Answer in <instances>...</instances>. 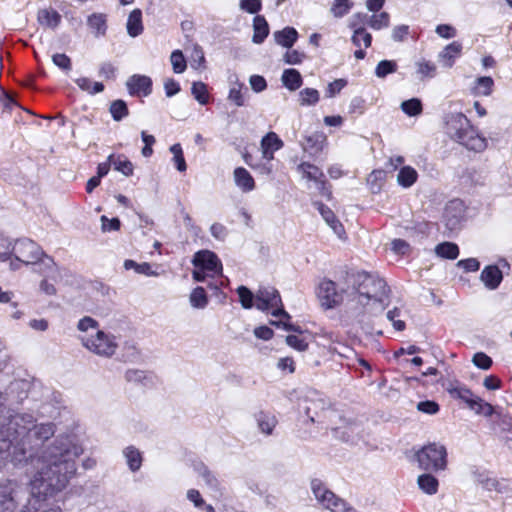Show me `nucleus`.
<instances>
[{
	"mask_svg": "<svg viewBox=\"0 0 512 512\" xmlns=\"http://www.w3.org/2000/svg\"><path fill=\"white\" fill-rule=\"evenodd\" d=\"M194 265L193 279L202 282L206 277L219 275L222 272V265L217 255L209 250L197 252L192 260Z\"/></svg>",
	"mask_w": 512,
	"mask_h": 512,
	"instance_id": "obj_7",
	"label": "nucleus"
},
{
	"mask_svg": "<svg viewBox=\"0 0 512 512\" xmlns=\"http://www.w3.org/2000/svg\"><path fill=\"white\" fill-rule=\"evenodd\" d=\"M316 294L321 306L325 309H332L343 301L342 293L336 289V284L331 280H322Z\"/></svg>",
	"mask_w": 512,
	"mask_h": 512,
	"instance_id": "obj_10",
	"label": "nucleus"
},
{
	"mask_svg": "<svg viewBox=\"0 0 512 512\" xmlns=\"http://www.w3.org/2000/svg\"><path fill=\"white\" fill-rule=\"evenodd\" d=\"M191 93L201 105H205L208 102L207 86L203 82H194L191 87Z\"/></svg>",
	"mask_w": 512,
	"mask_h": 512,
	"instance_id": "obj_47",
	"label": "nucleus"
},
{
	"mask_svg": "<svg viewBox=\"0 0 512 512\" xmlns=\"http://www.w3.org/2000/svg\"><path fill=\"white\" fill-rule=\"evenodd\" d=\"M418 411L429 415L436 414L439 411V405L435 401H421L417 404Z\"/></svg>",
	"mask_w": 512,
	"mask_h": 512,
	"instance_id": "obj_60",
	"label": "nucleus"
},
{
	"mask_svg": "<svg viewBox=\"0 0 512 512\" xmlns=\"http://www.w3.org/2000/svg\"><path fill=\"white\" fill-rule=\"evenodd\" d=\"M350 294V305L357 322L367 332H374L375 320L390 304V289L374 275L358 273Z\"/></svg>",
	"mask_w": 512,
	"mask_h": 512,
	"instance_id": "obj_2",
	"label": "nucleus"
},
{
	"mask_svg": "<svg viewBox=\"0 0 512 512\" xmlns=\"http://www.w3.org/2000/svg\"><path fill=\"white\" fill-rule=\"evenodd\" d=\"M12 253L16 260L26 265L35 264L37 261H40V266L43 267L41 271L46 272V277L57 280L60 276L59 268L53 259L44 255L41 248L32 240L21 239L16 241L12 248Z\"/></svg>",
	"mask_w": 512,
	"mask_h": 512,
	"instance_id": "obj_4",
	"label": "nucleus"
},
{
	"mask_svg": "<svg viewBox=\"0 0 512 512\" xmlns=\"http://www.w3.org/2000/svg\"><path fill=\"white\" fill-rule=\"evenodd\" d=\"M77 86L83 90L88 92L89 94H96L99 92H102L104 89V86L100 82H92L87 77H80L75 80Z\"/></svg>",
	"mask_w": 512,
	"mask_h": 512,
	"instance_id": "obj_38",
	"label": "nucleus"
},
{
	"mask_svg": "<svg viewBox=\"0 0 512 512\" xmlns=\"http://www.w3.org/2000/svg\"><path fill=\"white\" fill-rule=\"evenodd\" d=\"M346 86V81L344 79H336L333 82L329 83L326 89V97L333 98L335 97L344 87Z\"/></svg>",
	"mask_w": 512,
	"mask_h": 512,
	"instance_id": "obj_56",
	"label": "nucleus"
},
{
	"mask_svg": "<svg viewBox=\"0 0 512 512\" xmlns=\"http://www.w3.org/2000/svg\"><path fill=\"white\" fill-rule=\"evenodd\" d=\"M409 33V27L407 25H398L392 29V38L396 42H402L406 39Z\"/></svg>",
	"mask_w": 512,
	"mask_h": 512,
	"instance_id": "obj_64",
	"label": "nucleus"
},
{
	"mask_svg": "<svg viewBox=\"0 0 512 512\" xmlns=\"http://www.w3.org/2000/svg\"><path fill=\"white\" fill-rule=\"evenodd\" d=\"M127 33L131 37H137L143 31L142 25V12L140 9H134L128 16L127 24Z\"/></svg>",
	"mask_w": 512,
	"mask_h": 512,
	"instance_id": "obj_29",
	"label": "nucleus"
},
{
	"mask_svg": "<svg viewBox=\"0 0 512 512\" xmlns=\"http://www.w3.org/2000/svg\"><path fill=\"white\" fill-rule=\"evenodd\" d=\"M416 67V75L420 80L425 78H433L436 75L437 67L436 65L428 60L420 59L415 62Z\"/></svg>",
	"mask_w": 512,
	"mask_h": 512,
	"instance_id": "obj_32",
	"label": "nucleus"
},
{
	"mask_svg": "<svg viewBox=\"0 0 512 512\" xmlns=\"http://www.w3.org/2000/svg\"><path fill=\"white\" fill-rule=\"evenodd\" d=\"M435 253L441 258L454 260L459 255V249L452 242H443L435 247Z\"/></svg>",
	"mask_w": 512,
	"mask_h": 512,
	"instance_id": "obj_35",
	"label": "nucleus"
},
{
	"mask_svg": "<svg viewBox=\"0 0 512 512\" xmlns=\"http://www.w3.org/2000/svg\"><path fill=\"white\" fill-rule=\"evenodd\" d=\"M503 275L496 265H488L484 267L480 274V280L489 290H495L501 283Z\"/></svg>",
	"mask_w": 512,
	"mask_h": 512,
	"instance_id": "obj_18",
	"label": "nucleus"
},
{
	"mask_svg": "<svg viewBox=\"0 0 512 512\" xmlns=\"http://www.w3.org/2000/svg\"><path fill=\"white\" fill-rule=\"evenodd\" d=\"M126 86L131 95L148 96L151 93L152 81L145 75H133L127 80Z\"/></svg>",
	"mask_w": 512,
	"mask_h": 512,
	"instance_id": "obj_17",
	"label": "nucleus"
},
{
	"mask_svg": "<svg viewBox=\"0 0 512 512\" xmlns=\"http://www.w3.org/2000/svg\"><path fill=\"white\" fill-rule=\"evenodd\" d=\"M173 71L177 74L183 73L186 69V61L180 50H175L170 56Z\"/></svg>",
	"mask_w": 512,
	"mask_h": 512,
	"instance_id": "obj_50",
	"label": "nucleus"
},
{
	"mask_svg": "<svg viewBox=\"0 0 512 512\" xmlns=\"http://www.w3.org/2000/svg\"><path fill=\"white\" fill-rule=\"evenodd\" d=\"M255 307L258 310H272L274 317L290 319V315L283 309L279 292L274 287H260L255 294Z\"/></svg>",
	"mask_w": 512,
	"mask_h": 512,
	"instance_id": "obj_9",
	"label": "nucleus"
},
{
	"mask_svg": "<svg viewBox=\"0 0 512 512\" xmlns=\"http://www.w3.org/2000/svg\"><path fill=\"white\" fill-rule=\"evenodd\" d=\"M101 229L103 232L117 231L120 229V221L118 218L108 219L106 216H101Z\"/></svg>",
	"mask_w": 512,
	"mask_h": 512,
	"instance_id": "obj_58",
	"label": "nucleus"
},
{
	"mask_svg": "<svg viewBox=\"0 0 512 512\" xmlns=\"http://www.w3.org/2000/svg\"><path fill=\"white\" fill-rule=\"evenodd\" d=\"M310 488L316 501L325 509L331 512H357L349 506L342 498L329 490L319 479H312Z\"/></svg>",
	"mask_w": 512,
	"mask_h": 512,
	"instance_id": "obj_6",
	"label": "nucleus"
},
{
	"mask_svg": "<svg viewBox=\"0 0 512 512\" xmlns=\"http://www.w3.org/2000/svg\"><path fill=\"white\" fill-rule=\"evenodd\" d=\"M368 20V15L365 13H356L349 20V27L353 29L351 41L356 47H360V37H363V45L365 48L371 46L372 36L364 28V24L366 22L368 23Z\"/></svg>",
	"mask_w": 512,
	"mask_h": 512,
	"instance_id": "obj_11",
	"label": "nucleus"
},
{
	"mask_svg": "<svg viewBox=\"0 0 512 512\" xmlns=\"http://www.w3.org/2000/svg\"><path fill=\"white\" fill-rule=\"evenodd\" d=\"M273 37L278 45L289 49L297 41L298 32L293 27H285L282 30L275 31Z\"/></svg>",
	"mask_w": 512,
	"mask_h": 512,
	"instance_id": "obj_23",
	"label": "nucleus"
},
{
	"mask_svg": "<svg viewBox=\"0 0 512 512\" xmlns=\"http://www.w3.org/2000/svg\"><path fill=\"white\" fill-rule=\"evenodd\" d=\"M401 110L408 116H418L422 112V103L418 98H412L401 103Z\"/></svg>",
	"mask_w": 512,
	"mask_h": 512,
	"instance_id": "obj_41",
	"label": "nucleus"
},
{
	"mask_svg": "<svg viewBox=\"0 0 512 512\" xmlns=\"http://www.w3.org/2000/svg\"><path fill=\"white\" fill-rule=\"evenodd\" d=\"M124 457L131 471L135 472L142 465V456L138 449L133 446L126 447L123 450Z\"/></svg>",
	"mask_w": 512,
	"mask_h": 512,
	"instance_id": "obj_33",
	"label": "nucleus"
},
{
	"mask_svg": "<svg viewBox=\"0 0 512 512\" xmlns=\"http://www.w3.org/2000/svg\"><path fill=\"white\" fill-rule=\"evenodd\" d=\"M52 62L55 66L65 72H69L72 68L71 59L64 53H56L52 55Z\"/></svg>",
	"mask_w": 512,
	"mask_h": 512,
	"instance_id": "obj_52",
	"label": "nucleus"
},
{
	"mask_svg": "<svg viewBox=\"0 0 512 512\" xmlns=\"http://www.w3.org/2000/svg\"><path fill=\"white\" fill-rule=\"evenodd\" d=\"M190 305L195 309H204L208 305V296L203 287L194 288L189 295Z\"/></svg>",
	"mask_w": 512,
	"mask_h": 512,
	"instance_id": "obj_34",
	"label": "nucleus"
},
{
	"mask_svg": "<svg viewBox=\"0 0 512 512\" xmlns=\"http://www.w3.org/2000/svg\"><path fill=\"white\" fill-rule=\"evenodd\" d=\"M418 179V172L412 166H401L396 176V182L402 188H410Z\"/></svg>",
	"mask_w": 512,
	"mask_h": 512,
	"instance_id": "obj_24",
	"label": "nucleus"
},
{
	"mask_svg": "<svg viewBox=\"0 0 512 512\" xmlns=\"http://www.w3.org/2000/svg\"><path fill=\"white\" fill-rule=\"evenodd\" d=\"M286 343L293 349H296L300 352L305 351L308 348V343L296 335L286 336Z\"/></svg>",
	"mask_w": 512,
	"mask_h": 512,
	"instance_id": "obj_57",
	"label": "nucleus"
},
{
	"mask_svg": "<svg viewBox=\"0 0 512 512\" xmlns=\"http://www.w3.org/2000/svg\"><path fill=\"white\" fill-rule=\"evenodd\" d=\"M447 391L452 397L459 398L466 402L471 408L474 407V403H477L475 400V396L473 393L466 388L465 386H461L459 384H453L451 383L447 387Z\"/></svg>",
	"mask_w": 512,
	"mask_h": 512,
	"instance_id": "obj_27",
	"label": "nucleus"
},
{
	"mask_svg": "<svg viewBox=\"0 0 512 512\" xmlns=\"http://www.w3.org/2000/svg\"><path fill=\"white\" fill-rule=\"evenodd\" d=\"M109 163L113 166V168L122 173L124 176H131L134 171V166L130 160L127 159L124 155L115 156L111 154L108 157Z\"/></svg>",
	"mask_w": 512,
	"mask_h": 512,
	"instance_id": "obj_28",
	"label": "nucleus"
},
{
	"mask_svg": "<svg viewBox=\"0 0 512 512\" xmlns=\"http://www.w3.org/2000/svg\"><path fill=\"white\" fill-rule=\"evenodd\" d=\"M391 249L396 254L405 255L410 251V245L402 239H394L391 242Z\"/></svg>",
	"mask_w": 512,
	"mask_h": 512,
	"instance_id": "obj_61",
	"label": "nucleus"
},
{
	"mask_svg": "<svg viewBox=\"0 0 512 512\" xmlns=\"http://www.w3.org/2000/svg\"><path fill=\"white\" fill-rule=\"evenodd\" d=\"M463 218L464 206L462 202L453 200L446 205L443 219L445 227L450 232H454L460 228Z\"/></svg>",
	"mask_w": 512,
	"mask_h": 512,
	"instance_id": "obj_14",
	"label": "nucleus"
},
{
	"mask_svg": "<svg viewBox=\"0 0 512 512\" xmlns=\"http://www.w3.org/2000/svg\"><path fill=\"white\" fill-rule=\"evenodd\" d=\"M473 364L483 370H488L492 365V359L483 352L476 353L472 358Z\"/></svg>",
	"mask_w": 512,
	"mask_h": 512,
	"instance_id": "obj_53",
	"label": "nucleus"
},
{
	"mask_svg": "<svg viewBox=\"0 0 512 512\" xmlns=\"http://www.w3.org/2000/svg\"><path fill=\"white\" fill-rule=\"evenodd\" d=\"M319 98V92L314 88H304L299 92V103L302 106L315 105Z\"/></svg>",
	"mask_w": 512,
	"mask_h": 512,
	"instance_id": "obj_39",
	"label": "nucleus"
},
{
	"mask_svg": "<svg viewBox=\"0 0 512 512\" xmlns=\"http://www.w3.org/2000/svg\"><path fill=\"white\" fill-rule=\"evenodd\" d=\"M269 34V25L263 16L257 15L253 19L252 42L261 44Z\"/></svg>",
	"mask_w": 512,
	"mask_h": 512,
	"instance_id": "obj_26",
	"label": "nucleus"
},
{
	"mask_svg": "<svg viewBox=\"0 0 512 512\" xmlns=\"http://www.w3.org/2000/svg\"><path fill=\"white\" fill-rule=\"evenodd\" d=\"M317 209L322 215L323 219L327 223V225L332 229V231L340 238L345 239V230L341 222L337 219L333 211H331L328 207H325L321 203H316Z\"/></svg>",
	"mask_w": 512,
	"mask_h": 512,
	"instance_id": "obj_20",
	"label": "nucleus"
},
{
	"mask_svg": "<svg viewBox=\"0 0 512 512\" xmlns=\"http://www.w3.org/2000/svg\"><path fill=\"white\" fill-rule=\"evenodd\" d=\"M461 52L462 44L454 41L446 45L442 51H440L438 54V60L443 67L451 68L455 63V59L460 56Z\"/></svg>",
	"mask_w": 512,
	"mask_h": 512,
	"instance_id": "obj_19",
	"label": "nucleus"
},
{
	"mask_svg": "<svg viewBox=\"0 0 512 512\" xmlns=\"http://www.w3.org/2000/svg\"><path fill=\"white\" fill-rule=\"evenodd\" d=\"M170 151L173 154V161L176 165L177 170L180 172L186 171L187 165L183 156L181 145L178 143L173 144L170 147Z\"/></svg>",
	"mask_w": 512,
	"mask_h": 512,
	"instance_id": "obj_48",
	"label": "nucleus"
},
{
	"mask_svg": "<svg viewBox=\"0 0 512 512\" xmlns=\"http://www.w3.org/2000/svg\"><path fill=\"white\" fill-rule=\"evenodd\" d=\"M30 383L26 380H15L10 383L6 394L8 405L19 404L28 396Z\"/></svg>",
	"mask_w": 512,
	"mask_h": 512,
	"instance_id": "obj_16",
	"label": "nucleus"
},
{
	"mask_svg": "<svg viewBox=\"0 0 512 512\" xmlns=\"http://www.w3.org/2000/svg\"><path fill=\"white\" fill-rule=\"evenodd\" d=\"M254 419L261 433L266 436L272 435L277 425V419L273 414L259 411L254 414Z\"/></svg>",
	"mask_w": 512,
	"mask_h": 512,
	"instance_id": "obj_21",
	"label": "nucleus"
},
{
	"mask_svg": "<svg viewBox=\"0 0 512 512\" xmlns=\"http://www.w3.org/2000/svg\"><path fill=\"white\" fill-rule=\"evenodd\" d=\"M110 113L115 121H120L128 115V108L123 100H115L110 105Z\"/></svg>",
	"mask_w": 512,
	"mask_h": 512,
	"instance_id": "obj_45",
	"label": "nucleus"
},
{
	"mask_svg": "<svg viewBox=\"0 0 512 512\" xmlns=\"http://www.w3.org/2000/svg\"><path fill=\"white\" fill-rule=\"evenodd\" d=\"M234 181L236 186L243 192H250L255 187V182L251 174L242 167L234 170Z\"/></svg>",
	"mask_w": 512,
	"mask_h": 512,
	"instance_id": "obj_25",
	"label": "nucleus"
},
{
	"mask_svg": "<svg viewBox=\"0 0 512 512\" xmlns=\"http://www.w3.org/2000/svg\"><path fill=\"white\" fill-rule=\"evenodd\" d=\"M419 466L428 471H442L447 466V452L443 445L429 444L415 454Z\"/></svg>",
	"mask_w": 512,
	"mask_h": 512,
	"instance_id": "obj_8",
	"label": "nucleus"
},
{
	"mask_svg": "<svg viewBox=\"0 0 512 512\" xmlns=\"http://www.w3.org/2000/svg\"><path fill=\"white\" fill-rule=\"evenodd\" d=\"M283 145V141L275 132H268L260 143L262 158L271 162L274 159V152L280 150Z\"/></svg>",
	"mask_w": 512,
	"mask_h": 512,
	"instance_id": "obj_15",
	"label": "nucleus"
},
{
	"mask_svg": "<svg viewBox=\"0 0 512 512\" xmlns=\"http://www.w3.org/2000/svg\"><path fill=\"white\" fill-rule=\"evenodd\" d=\"M186 497L196 508H202V506L205 505L204 499L196 489H189L186 493Z\"/></svg>",
	"mask_w": 512,
	"mask_h": 512,
	"instance_id": "obj_63",
	"label": "nucleus"
},
{
	"mask_svg": "<svg viewBox=\"0 0 512 512\" xmlns=\"http://www.w3.org/2000/svg\"><path fill=\"white\" fill-rule=\"evenodd\" d=\"M401 309L394 307L386 313V319L392 323V326L396 331H403L406 327L405 321L401 319Z\"/></svg>",
	"mask_w": 512,
	"mask_h": 512,
	"instance_id": "obj_44",
	"label": "nucleus"
},
{
	"mask_svg": "<svg viewBox=\"0 0 512 512\" xmlns=\"http://www.w3.org/2000/svg\"><path fill=\"white\" fill-rule=\"evenodd\" d=\"M198 475L202 477L205 484L212 490L218 491L219 490V482L215 475L204 465L199 464L195 467Z\"/></svg>",
	"mask_w": 512,
	"mask_h": 512,
	"instance_id": "obj_37",
	"label": "nucleus"
},
{
	"mask_svg": "<svg viewBox=\"0 0 512 512\" xmlns=\"http://www.w3.org/2000/svg\"><path fill=\"white\" fill-rule=\"evenodd\" d=\"M281 81L290 91H295L302 85V76L296 69H285Z\"/></svg>",
	"mask_w": 512,
	"mask_h": 512,
	"instance_id": "obj_30",
	"label": "nucleus"
},
{
	"mask_svg": "<svg viewBox=\"0 0 512 512\" xmlns=\"http://www.w3.org/2000/svg\"><path fill=\"white\" fill-rule=\"evenodd\" d=\"M297 169L298 172L301 173L302 178L314 182L315 188L321 195L326 196L327 198L330 197V191L327 189L325 181L323 180L324 175L317 166L303 162L298 166Z\"/></svg>",
	"mask_w": 512,
	"mask_h": 512,
	"instance_id": "obj_12",
	"label": "nucleus"
},
{
	"mask_svg": "<svg viewBox=\"0 0 512 512\" xmlns=\"http://www.w3.org/2000/svg\"><path fill=\"white\" fill-rule=\"evenodd\" d=\"M446 124L449 136L467 149L480 152L486 148L485 138L478 135L470 126L469 120L465 115L461 113L452 114Z\"/></svg>",
	"mask_w": 512,
	"mask_h": 512,
	"instance_id": "obj_5",
	"label": "nucleus"
},
{
	"mask_svg": "<svg viewBox=\"0 0 512 512\" xmlns=\"http://www.w3.org/2000/svg\"><path fill=\"white\" fill-rule=\"evenodd\" d=\"M305 55L297 50H287L283 55L285 63L290 65L299 64L304 59Z\"/></svg>",
	"mask_w": 512,
	"mask_h": 512,
	"instance_id": "obj_59",
	"label": "nucleus"
},
{
	"mask_svg": "<svg viewBox=\"0 0 512 512\" xmlns=\"http://www.w3.org/2000/svg\"><path fill=\"white\" fill-rule=\"evenodd\" d=\"M397 70V64L392 60H382L380 61L375 69V75L378 78H384L388 74L394 73Z\"/></svg>",
	"mask_w": 512,
	"mask_h": 512,
	"instance_id": "obj_46",
	"label": "nucleus"
},
{
	"mask_svg": "<svg viewBox=\"0 0 512 512\" xmlns=\"http://www.w3.org/2000/svg\"><path fill=\"white\" fill-rule=\"evenodd\" d=\"M436 34L444 39H451L457 35L455 27L449 24H440L435 29Z\"/></svg>",
	"mask_w": 512,
	"mask_h": 512,
	"instance_id": "obj_55",
	"label": "nucleus"
},
{
	"mask_svg": "<svg viewBox=\"0 0 512 512\" xmlns=\"http://www.w3.org/2000/svg\"><path fill=\"white\" fill-rule=\"evenodd\" d=\"M353 6L351 0H334L331 5L330 12L336 18H341L346 15Z\"/></svg>",
	"mask_w": 512,
	"mask_h": 512,
	"instance_id": "obj_42",
	"label": "nucleus"
},
{
	"mask_svg": "<svg viewBox=\"0 0 512 512\" xmlns=\"http://www.w3.org/2000/svg\"><path fill=\"white\" fill-rule=\"evenodd\" d=\"M88 25L93 30L95 36L104 35L106 31V18L105 15L94 13L88 17Z\"/></svg>",
	"mask_w": 512,
	"mask_h": 512,
	"instance_id": "obj_36",
	"label": "nucleus"
},
{
	"mask_svg": "<svg viewBox=\"0 0 512 512\" xmlns=\"http://www.w3.org/2000/svg\"><path fill=\"white\" fill-rule=\"evenodd\" d=\"M239 7L247 13L256 14L261 10L262 2L261 0H240Z\"/></svg>",
	"mask_w": 512,
	"mask_h": 512,
	"instance_id": "obj_54",
	"label": "nucleus"
},
{
	"mask_svg": "<svg viewBox=\"0 0 512 512\" xmlns=\"http://www.w3.org/2000/svg\"><path fill=\"white\" fill-rule=\"evenodd\" d=\"M55 434L53 423H37L31 414L17 413L0 424V459L15 467L31 464L33 493L51 495L64 489L76 473L82 448L70 437H59L41 455L36 450Z\"/></svg>",
	"mask_w": 512,
	"mask_h": 512,
	"instance_id": "obj_1",
	"label": "nucleus"
},
{
	"mask_svg": "<svg viewBox=\"0 0 512 512\" xmlns=\"http://www.w3.org/2000/svg\"><path fill=\"white\" fill-rule=\"evenodd\" d=\"M417 484L419 489L425 494L433 495L438 491V480L431 474H422L418 476Z\"/></svg>",
	"mask_w": 512,
	"mask_h": 512,
	"instance_id": "obj_31",
	"label": "nucleus"
},
{
	"mask_svg": "<svg viewBox=\"0 0 512 512\" xmlns=\"http://www.w3.org/2000/svg\"><path fill=\"white\" fill-rule=\"evenodd\" d=\"M77 328L80 331L79 339L82 345L90 352L109 358L117 350L116 338L99 329L98 322L91 317H83L79 320Z\"/></svg>",
	"mask_w": 512,
	"mask_h": 512,
	"instance_id": "obj_3",
	"label": "nucleus"
},
{
	"mask_svg": "<svg viewBox=\"0 0 512 512\" xmlns=\"http://www.w3.org/2000/svg\"><path fill=\"white\" fill-rule=\"evenodd\" d=\"M239 301L244 309H250L254 306L255 295L245 286H239L237 289Z\"/></svg>",
	"mask_w": 512,
	"mask_h": 512,
	"instance_id": "obj_49",
	"label": "nucleus"
},
{
	"mask_svg": "<svg viewBox=\"0 0 512 512\" xmlns=\"http://www.w3.org/2000/svg\"><path fill=\"white\" fill-rule=\"evenodd\" d=\"M37 21L42 27L54 30L61 22V15L52 8H44L38 11Z\"/></svg>",
	"mask_w": 512,
	"mask_h": 512,
	"instance_id": "obj_22",
	"label": "nucleus"
},
{
	"mask_svg": "<svg viewBox=\"0 0 512 512\" xmlns=\"http://www.w3.org/2000/svg\"><path fill=\"white\" fill-rule=\"evenodd\" d=\"M16 483L5 481L0 483V512H14L18 501Z\"/></svg>",
	"mask_w": 512,
	"mask_h": 512,
	"instance_id": "obj_13",
	"label": "nucleus"
},
{
	"mask_svg": "<svg viewBox=\"0 0 512 512\" xmlns=\"http://www.w3.org/2000/svg\"><path fill=\"white\" fill-rule=\"evenodd\" d=\"M390 23V16L387 12H381L379 14H373L369 17L368 25L374 30H380L387 28Z\"/></svg>",
	"mask_w": 512,
	"mask_h": 512,
	"instance_id": "obj_43",
	"label": "nucleus"
},
{
	"mask_svg": "<svg viewBox=\"0 0 512 512\" xmlns=\"http://www.w3.org/2000/svg\"><path fill=\"white\" fill-rule=\"evenodd\" d=\"M457 266L462 268L466 272H474L479 269L480 263L475 258H469L458 261Z\"/></svg>",
	"mask_w": 512,
	"mask_h": 512,
	"instance_id": "obj_62",
	"label": "nucleus"
},
{
	"mask_svg": "<svg viewBox=\"0 0 512 512\" xmlns=\"http://www.w3.org/2000/svg\"><path fill=\"white\" fill-rule=\"evenodd\" d=\"M190 58H191V66L193 68H195V69L204 68L205 56H204L203 49L200 45L193 44Z\"/></svg>",
	"mask_w": 512,
	"mask_h": 512,
	"instance_id": "obj_51",
	"label": "nucleus"
},
{
	"mask_svg": "<svg viewBox=\"0 0 512 512\" xmlns=\"http://www.w3.org/2000/svg\"><path fill=\"white\" fill-rule=\"evenodd\" d=\"M493 79L489 76L479 77L476 80V85L474 87V93L476 95L489 96L492 92L493 87Z\"/></svg>",
	"mask_w": 512,
	"mask_h": 512,
	"instance_id": "obj_40",
	"label": "nucleus"
}]
</instances>
